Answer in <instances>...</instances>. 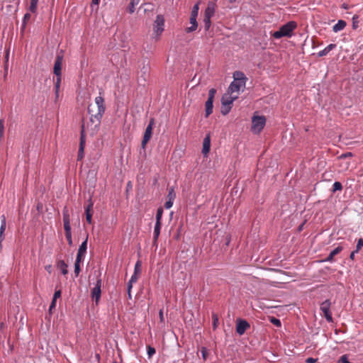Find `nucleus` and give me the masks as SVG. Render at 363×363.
Returning <instances> with one entry per match:
<instances>
[{"label":"nucleus","instance_id":"51","mask_svg":"<svg viewBox=\"0 0 363 363\" xmlns=\"http://www.w3.org/2000/svg\"><path fill=\"white\" fill-rule=\"evenodd\" d=\"M201 354H202V357L204 359H206V350L205 348H202L201 350Z\"/></svg>","mask_w":363,"mask_h":363},{"label":"nucleus","instance_id":"12","mask_svg":"<svg viewBox=\"0 0 363 363\" xmlns=\"http://www.w3.org/2000/svg\"><path fill=\"white\" fill-rule=\"evenodd\" d=\"M63 215V224L65 233H72L69 214L67 208L65 207L62 211Z\"/></svg>","mask_w":363,"mask_h":363},{"label":"nucleus","instance_id":"4","mask_svg":"<svg viewBox=\"0 0 363 363\" xmlns=\"http://www.w3.org/2000/svg\"><path fill=\"white\" fill-rule=\"evenodd\" d=\"M266 124V118L264 116H253L252 118L251 130L255 134L259 133Z\"/></svg>","mask_w":363,"mask_h":363},{"label":"nucleus","instance_id":"40","mask_svg":"<svg viewBox=\"0 0 363 363\" xmlns=\"http://www.w3.org/2000/svg\"><path fill=\"white\" fill-rule=\"evenodd\" d=\"M363 247V239L359 238L357 241V244L356 246V252H359V250Z\"/></svg>","mask_w":363,"mask_h":363},{"label":"nucleus","instance_id":"6","mask_svg":"<svg viewBox=\"0 0 363 363\" xmlns=\"http://www.w3.org/2000/svg\"><path fill=\"white\" fill-rule=\"evenodd\" d=\"M330 306L331 302L329 299L323 301L320 306V310L322 311L324 317L328 323H332L333 321L332 314L330 311Z\"/></svg>","mask_w":363,"mask_h":363},{"label":"nucleus","instance_id":"26","mask_svg":"<svg viewBox=\"0 0 363 363\" xmlns=\"http://www.w3.org/2000/svg\"><path fill=\"white\" fill-rule=\"evenodd\" d=\"M39 0H30L29 11L33 13L37 12V7Z\"/></svg>","mask_w":363,"mask_h":363},{"label":"nucleus","instance_id":"48","mask_svg":"<svg viewBox=\"0 0 363 363\" xmlns=\"http://www.w3.org/2000/svg\"><path fill=\"white\" fill-rule=\"evenodd\" d=\"M138 279V275H137V274H133L131 276V277H130V280H129V281H130V282L135 283V282H136V281H137Z\"/></svg>","mask_w":363,"mask_h":363},{"label":"nucleus","instance_id":"55","mask_svg":"<svg viewBox=\"0 0 363 363\" xmlns=\"http://www.w3.org/2000/svg\"><path fill=\"white\" fill-rule=\"evenodd\" d=\"M352 155V152H347V153L343 154L341 157H351Z\"/></svg>","mask_w":363,"mask_h":363},{"label":"nucleus","instance_id":"17","mask_svg":"<svg viewBox=\"0 0 363 363\" xmlns=\"http://www.w3.org/2000/svg\"><path fill=\"white\" fill-rule=\"evenodd\" d=\"M211 147V139L209 135H206L203 141V148H202V153L204 155H206L210 150Z\"/></svg>","mask_w":363,"mask_h":363},{"label":"nucleus","instance_id":"16","mask_svg":"<svg viewBox=\"0 0 363 363\" xmlns=\"http://www.w3.org/2000/svg\"><path fill=\"white\" fill-rule=\"evenodd\" d=\"M86 128L91 129V125H89V123H88L86 127L85 123L83 122V123L82 125V131H81L80 143H79V145H82V147H85V142H86L85 133L86 131Z\"/></svg>","mask_w":363,"mask_h":363},{"label":"nucleus","instance_id":"11","mask_svg":"<svg viewBox=\"0 0 363 363\" xmlns=\"http://www.w3.org/2000/svg\"><path fill=\"white\" fill-rule=\"evenodd\" d=\"M250 325L247 320L238 319L236 323V333L238 335H242L248 328H250Z\"/></svg>","mask_w":363,"mask_h":363},{"label":"nucleus","instance_id":"28","mask_svg":"<svg viewBox=\"0 0 363 363\" xmlns=\"http://www.w3.org/2000/svg\"><path fill=\"white\" fill-rule=\"evenodd\" d=\"M199 10V3L195 4L191 9L190 17H196L197 18Z\"/></svg>","mask_w":363,"mask_h":363},{"label":"nucleus","instance_id":"31","mask_svg":"<svg viewBox=\"0 0 363 363\" xmlns=\"http://www.w3.org/2000/svg\"><path fill=\"white\" fill-rule=\"evenodd\" d=\"M4 136V120L0 119V141Z\"/></svg>","mask_w":363,"mask_h":363},{"label":"nucleus","instance_id":"44","mask_svg":"<svg viewBox=\"0 0 363 363\" xmlns=\"http://www.w3.org/2000/svg\"><path fill=\"white\" fill-rule=\"evenodd\" d=\"M271 323H273L274 325L279 327L281 326V321L279 319H277L276 318H272V320H271Z\"/></svg>","mask_w":363,"mask_h":363},{"label":"nucleus","instance_id":"32","mask_svg":"<svg viewBox=\"0 0 363 363\" xmlns=\"http://www.w3.org/2000/svg\"><path fill=\"white\" fill-rule=\"evenodd\" d=\"M342 189V185L340 182H335L333 185V191H341Z\"/></svg>","mask_w":363,"mask_h":363},{"label":"nucleus","instance_id":"56","mask_svg":"<svg viewBox=\"0 0 363 363\" xmlns=\"http://www.w3.org/2000/svg\"><path fill=\"white\" fill-rule=\"evenodd\" d=\"M213 318H214L213 326H214V328H216V321H218V318H217L216 315H213Z\"/></svg>","mask_w":363,"mask_h":363},{"label":"nucleus","instance_id":"49","mask_svg":"<svg viewBox=\"0 0 363 363\" xmlns=\"http://www.w3.org/2000/svg\"><path fill=\"white\" fill-rule=\"evenodd\" d=\"M318 359H314L313 357H308L306 359V363H315Z\"/></svg>","mask_w":363,"mask_h":363},{"label":"nucleus","instance_id":"41","mask_svg":"<svg viewBox=\"0 0 363 363\" xmlns=\"http://www.w3.org/2000/svg\"><path fill=\"white\" fill-rule=\"evenodd\" d=\"M65 237L69 245L71 246L72 245V233H65Z\"/></svg>","mask_w":363,"mask_h":363},{"label":"nucleus","instance_id":"35","mask_svg":"<svg viewBox=\"0 0 363 363\" xmlns=\"http://www.w3.org/2000/svg\"><path fill=\"white\" fill-rule=\"evenodd\" d=\"M80 263L81 262H75V263H74V274H75L76 277L79 276V274L81 272Z\"/></svg>","mask_w":363,"mask_h":363},{"label":"nucleus","instance_id":"10","mask_svg":"<svg viewBox=\"0 0 363 363\" xmlns=\"http://www.w3.org/2000/svg\"><path fill=\"white\" fill-rule=\"evenodd\" d=\"M238 98V94L233 95L230 92H227L223 94L221 99V104L223 106H232L233 103Z\"/></svg>","mask_w":363,"mask_h":363},{"label":"nucleus","instance_id":"24","mask_svg":"<svg viewBox=\"0 0 363 363\" xmlns=\"http://www.w3.org/2000/svg\"><path fill=\"white\" fill-rule=\"evenodd\" d=\"M160 229H161V223H155L154 233H153V239L155 241H157L160 236Z\"/></svg>","mask_w":363,"mask_h":363},{"label":"nucleus","instance_id":"45","mask_svg":"<svg viewBox=\"0 0 363 363\" xmlns=\"http://www.w3.org/2000/svg\"><path fill=\"white\" fill-rule=\"evenodd\" d=\"M155 353V349L152 347H148L147 348V355L149 357H152Z\"/></svg>","mask_w":363,"mask_h":363},{"label":"nucleus","instance_id":"42","mask_svg":"<svg viewBox=\"0 0 363 363\" xmlns=\"http://www.w3.org/2000/svg\"><path fill=\"white\" fill-rule=\"evenodd\" d=\"M61 294H62V292H61V290H60V289H59V290H56V291H55L54 295H53V298H52V299H54V300H56V301H57V298H59L61 296Z\"/></svg>","mask_w":363,"mask_h":363},{"label":"nucleus","instance_id":"2","mask_svg":"<svg viewBox=\"0 0 363 363\" xmlns=\"http://www.w3.org/2000/svg\"><path fill=\"white\" fill-rule=\"evenodd\" d=\"M247 77L245 74L240 71L233 73V81L230 84L228 90L230 94H238L241 89L245 87Z\"/></svg>","mask_w":363,"mask_h":363},{"label":"nucleus","instance_id":"46","mask_svg":"<svg viewBox=\"0 0 363 363\" xmlns=\"http://www.w3.org/2000/svg\"><path fill=\"white\" fill-rule=\"evenodd\" d=\"M84 256V254H82V253L77 252L75 262H81L83 260Z\"/></svg>","mask_w":363,"mask_h":363},{"label":"nucleus","instance_id":"57","mask_svg":"<svg viewBox=\"0 0 363 363\" xmlns=\"http://www.w3.org/2000/svg\"><path fill=\"white\" fill-rule=\"evenodd\" d=\"M51 268H52V266L51 265H47L45 266V269L48 272H51Z\"/></svg>","mask_w":363,"mask_h":363},{"label":"nucleus","instance_id":"34","mask_svg":"<svg viewBox=\"0 0 363 363\" xmlns=\"http://www.w3.org/2000/svg\"><path fill=\"white\" fill-rule=\"evenodd\" d=\"M30 18V14L28 13H25V15L23 16V25H22V28H21L22 31H23V30L25 29L26 22Z\"/></svg>","mask_w":363,"mask_h":363},{"label":"nucleus","instance_id":"54","mask_svg":"<svg viewBox=\"0 0 363 363\" xmlns=\"http://www.w3.org/2000/svg\"><path fill=\"white\" fill-rule=\"evenodd\" d=\"M357 252H356V250H354V251L352 252H351V254H350V258L351 259H352V260H353V259H354V255H355L356 253H357Z\"/></svg>","mask_w":363,"mask_h":363},{"label":"nucleus","instance_id":"47","mask_svg":"<svg viewBox=\"0 0 363 363\" xmlns=\"http://www.w3.org/2000/svg\"><path fill=\"white\" fill-rule=\"evenodd\" d=\"M56 302H57L56 300H54V299L52 300V302H51V303L50 305V307H49V311H52V309L55 308Z\"/></svg>","mask_w":363,"mask_h":363},{"label":"nucleus","instance_id":"19","mask_svg":"<svg viewBox=\"0 0 363 363\" xmlns=\"http://www.w3.org/2000/svg\"><path fill=\"white\" fill-rule=\"evenodd\" d=\"M336 48V45L335 44H333V43H331L330 45H328L327 47H325L323 50L319 51L318 53H317V55L319 57H323V56H325L327 55L331 50H333V49H335Z\"/></svg>","mask_w":363,"mask_h":363},{"label":"nucleus","instance_id":"3","mask_svg":"<svg viewBox=\"0 0 363 363\" xmlns=\"http://www.w3.org/2000/svg\"><path fill=\"white\" fill-rule=\"evenodd\" d=\"M297 23L295 21H289L288 23L281 26L279 29L272 33L273 38L275 39H280L283 37L290 38L292 35L293 31L296 28Z\"/></svg>","mask_w":363,"mask_h":363},{"label":"nucleus","instance_id":"18","mask_svg":"<svg viewBox=\"0 0 363 363\" xmlns=\"http://www.w3.org/2000/svg\"><path fill=\"white\" fill-rule=\"evenodd\" d=\"M189 23L191 26L186 28L185 30L187 33L195 31L198 28V23L196 17H190Z\"/></svg>","mask_w":363,"mask_h":363},{"label":"nucleus","instance_id":"15","mask_svg":"<svg viewBox=\"0 0 363 363\" xmlns=\"http://www.w3.org/2000/svg\"><path fill=\"white\" fill-rule=\"evenodd\" d=\"M92 208L93 203L91 199L89 200V203L85 207V213H86V220L88 223L91 224L92 223Z\"/></svg>","mask_w":363,"mask_h":363},{"label":"nucleus","instance_id":"27","mask_svg":"<svg viewBox=\"0 0 363 363\" xmlns=\"http://www.w3.org/2000/svg\"><path fill=\"white\" fill-rule=\"evenodd\" d=\"M86 249H87V238L84 241H83L82 242V244L80 245L79 250H78V252L85 255L86 252Z\"/></svg>","mask_w":363,"mask_h":363},{"label":"nucleus","instance_id":"50","mask_svg":"<svg viewBox=\"0 0 363 363\" xmlns=\"http://www.w3.org/2000/svg\"><path fill=\"white\" fill-rule=\"evenodd\" d=\"M132 286L131 285H127V291H128V298H131V294H130V291H131V289H132Z\"/></svg>","mask_w":363,"mask_h":363},{"label":"nucleus","instance_id":"61","mask_svg":"<svg viewBox=\"0 0 363 363\" xmlns=\"http://www.w3.org/2000/svg\"><path fill=\"white\" fill-rule=\"evenodd\" d=\"M9 55V51H8V52H7V54H6V57H7V58H8Z\"/></svg>","mask_w":363,"mask_h":363},{"label":"nucleus","instance_id":"39","mask_svg":"<svg viewBox=\"0 0 363 363\" xmlns=\"http://www.w3.org/2000/svg\"><path fill=\"white\" fill-rule=\"evenodd\" d=\"M231 108H232V106H226V107H225V106H222V109H221L222 114L223 115H227L230 112Z\"/></svg>","mask_w":363,"mask_h":363},{"label":"nucleus","instance_id":"14","mask_svg":"<svg viewBox=\"0 0 363 363\" xmlns=\"http://www.w3.org/2000/svg\"><path fill=\"white\" fill-rule=\"evenodd\" d=\"M216 4L213 2H208L205 10L204 17L212 18L215 13Z\"/></svg>","mask_w":363,"mask_h":363},{"label":"nucleus","instance_id":"1","mask_svg":"<svg viewBox=\"0 0 363 363\" xmlns=\"http://www.w3.org/2000/svg\"><path fill=\"white\" fill-rule=\"evenodd\" d=\"M95 104L88 106V113L90 115L91 133H94L99 128L101 118L105 112L104 99L101 96L95 98Z\"/></svg>","mask_w":363,"mask_h":363},{"label":"nucleus","instance_id":"25","mask_svg":"<svg viewBox=\"0 0 363 363\" xmlns=\"http://www.w3.org/2000/svg\"><path fill=\"white\" fill-rule=\"evenodd\" d=\"M140 0H130V4L128 7V11L130 13L135 11V7L140 3Z\"/></svg>","mask_w":363,"mask_h":363},{"label":"nucleus","instance_id":"7","mask_svg":"<svg viewBox=\"0 0 363 363\" xmlns=\"http://www.w3.org/2000/svg\"><path fill=\"white\" fill-rule=\"evenodd\" d=\"M164 19L162 16L158 15L154 23V33L156 35L157 38L162 34L164 30Z\"/></svg>","mask_w":363,"mask_h":363},{"label":"nucleus","instance_id":"37","mask_svg":"<svg viewBox=\"0 0 363 363\" xmlns=\"http://www.w3.org/2000/svg\"><path fill=\"white\" fill-rule=\"evenodd\" d=\"M55 81V89H60V84H61V75L56 76V79H54Z\"/></svg>","mask_w":363,"mask_h":363},{"label":"nucleus","instance_id":"5","mask_svg":"<svg viewBox=\"0 0 363 363\" xmlns=\"http://www.w3.org/2000/svg\"><path fill=\"white\" fill-rule=\"evenodd\" d=\"M216 94V89L212 88L208 91V99L205 104V116H206V117H208L213 113V99H214Z\"/></svg>","mask_w":363,"mask_h":363},{"label":"nucleus","instance_id":"52","mask_svg":"<svg viewBox=\"0 0 363 363\" xmlns=\"http://www.w3.org/2000/svg\"><path fill=\"white\" fill-rule=\"evenodd\" d=\"M159 315H160V321H163V320H164V316H163V312H162V310H160V312H159Z\"/></svg>","mask_w":363,"mask_h":363},{"label":"nucleus","instance_id":"36","mask_svg":"<svg viewBox=\"0 0 363 363\" xmlns=\"http://www.w3.org/2000/svg\"><path fill=\"white\" fill-rule=\"evenodd\" d=\"M140 272H141V262L138 260L135 263V265L134 274H140Z\"/></svg>","mask_w":363,"mask_h":363},{"label":"nucleus","instance_id":"20","mask_svg":"<svg viewBox=\"0 0 363 363\" xmlns=\"http://www.w3.org/2000/svg\"><path fill=\"white\" fill-rule=\"evenodd\" d=\"M342 250V247H340V246H338V247H335L334 250H333L330 252L329 255L325 258V262H333V257L335 255H337V254H339Z\"/></svg>","mask_w":363,"mask_h":363},{"label":"nucleus","instance_id":"58","mask_svg":"<svg viewBox=\"0 0 363 363\" xmlns=\"http://www.w3.org/2000/svg\"><path fill=\"white\" fill-rule=\"evenodd\" d=\"M99 1H100V0H92V4L98 5Z\"/></svg>","mask_w":363,"mask_h":363},{"label":"nucleus","instance_id":"9","mask_svg":"<svg viewBox=\"0 0 363 363\" xmlns=\"http://www.w3.org/2000/svg\"><path fill=\"white\" fill-rule=\"evenodd\" d=\"M153 124H154V120L151 119L149 124L147 125V126L145 128V131L143 138L142 140V143H141L142 147L143 149L145 148V146H146L147 142L150 140V139L152 136Z\"/></svg>","mask_w":363,"mask_h":363},{"label":"nucleus","instance_id":"30","mask_svg":"<svg viewBox=\"0 0 363 363\" xmlns=\"http://www.w3.org/2000/svg\"><path fill=\"white\" fill-rule=\"evenodd\" d=\"M163 209L162 207L157 208L156 213V223H161V220L162 218Z\"/></svg>","mask_w":363,"mask_h":363},{"label":"nucleus","instance_id":"22","mask_svg":"<svg viewBox=\"0 0 363 363\" xmlns=\"http://www.w3.org/2000/svg\"><path fill=\"white\" fill-rule=\"evenodd\" d=\"M57 268L59 269L63 275H66L68 273L67 264L64 260H59L57 262Z\"/></svg>","mask_w":363,"mask_h":363},{"label":"nucleus","instance_id":"38","mask_svg":"<svg viewBox=\"0 0 363 363\" xmlns=\"http://www.w3.org/2000/svg\"><path fill=\"white\" fill-rule=\"evenodd\" d=\"M84 147H82V145H79V152H78V160H82L84 157Z\"/></svg>","mask_w":363,"mask_h":363},{"label":"nucleus","instance_id":"29","mask_svg":"<svg viewBox=\"0 0 363 363\" xmlns=\"http://www.w3.org/2000/svg\"><path fill=\"white\" fill-rule=\"evenodd\" d=\"M176 198V193L173 187H171L168 189L167 199L171 201H174Z\"/></svg>","mask_w":363,"mask_h":363},{"label":"nucleus","instance_id":"33","mask_svg":"<svg viewBox=\"0 0 363 363\" xmlns=\"http://www.w3.org/2000/svg\"><path fill=\"white\" fill-rule=\"evenodd\" d=\"M211 18H208V17L203 18L204 27H205L206 30H208L211 26Z\"/></svg>","mask_w":363,"mask_h":363},{"label":"nucleus","instance_id":"8","mask_svg":"<svg viewBox=\"0 0 363 363\" xmlns=\"http://www.w3.org/2000/svg\"><path fill=\"white\" fill-rule=\"evenodd\" d=\"M101 284L102 281L101 278H98L94 287L91 291V296L96 303H98L101 295Z\"/></svg>","mask_w":363,"mask_h":363},{"label":"nucleus","instance_id":"21","mask_svg":"<svg viewBox=\"0 0 363 363\" xmlns=\"http://www.w3.org/2000/svg\"><path fill=\"white\" fill-rule=\"evenodd\" d=\"M347 23L345 21L343 20H339L337 21V23H335L333 27V30L335 32V33H337L339 31H341L342 30L345 26H346Z\"/></svg>","mask_w":363,"mask_h":363},{"label":"nucleus","instance_id":"59","mask_svg":"<svg viewBox=\"0 0 363 363\" xmlns=\"http://www.w3.org/2000/svg\"><path fill=\"white\" fill-rule=\"evenodd\" d=\"M303 225H300L298 228V230L301 231L302 230Z\"/></svg>","mask_w":363,"mask_h":363},{"label":"nucleus","instance_id":"13","mask_svg":"<svg viewBox=\"0 0 363 363\" xmlns=\"http://www.w3.org/2000/svg\"><path fill=\"white\" fill-rule=\"evenodd\" d=\"M63 61V56L57 55L55 59L53 72L56 76L61 75L62 64Z\"/></svg>","mask_w":363,"mask_h":363},{"label":"nucleus","instance_id":"60","mask_svg":"<svg viewBox=\"0 0 363 363\" xmlns=\"http://www.w3.org/2000/svg\"><path fill=\"white\" fill-rule=\"evenodd\" d=\"M133 282H130V281H129L128 282V285H131L132 286H133Z\"/></svg>","mask_w":363,"mask_h":363},{"label":"nucleus","instance_id":"43","mask_svg":"<svg viewBox=\"0 0 363 363\" xmlns=\"http://www.w3.org/2000/svg\"><path fill=\"white\" fill-rule=\"evenodd\" d=\"M174 201L171 200H168L164 203V208L167 209H169L173 206Z\"/></svg>","mask_w":363,"mask_h":363},{"label":"nucleus","instance_id":"23","mask_svg":"<svg viewBox=\"0 0 363 363\" xmlns=\"http://www.w3.org/2000/svg\"><path fill=\"white\" fill-rule=\"evenodd\" d=\"M6 227V220L4 215L1 216L0 240L4 239V233Z\"/></svg>","mask_w":363,"mask_h":363},{"label":"nucleus","instance_id":"53","mask_svg":"<svg viewBox=\"0 0 363 363\" xmlns=\"http://www.w3.org/2000/svg\"><path fill=\"white\" fill-rule=\"evenodd\" d=\"M55 99L57 100L60 96V89H55Z\"/></svg>","mask_w":363,"mask_h":363}]
</instances>
